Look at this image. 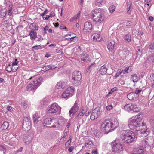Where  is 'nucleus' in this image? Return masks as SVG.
<instances>
[{"mask_svg":"<svg viewBox=\"0 0 154 154\" xmlns=\"http://www.w3.org/2000/svg\"><path fill=\"white\" fill-rule=\"evenodd\" d=\"M124 39L126 42H129L131 40V37L130 34L128 33L125 35L124 37Z\"/></svg>","mask_w":154,"mask_h":154,"instance_id":"obj_34","label":"nucleus"},{"mask_svg":"<svg viewBox=\"0 0 154 154\" xmlns=\"http://www.w3.org/2000/svg\"><path fill=\"white\" fill-rule=\"evenodd\" d=\"M31 137L29 136H25L24 137V141L26 144H29L30 143L32 140Z\"/></svg>","mask_w":154,"mask_h":154,"instance_id":"obj_27","label":"nucleus"},{"mask_svg":"<svg viewBox=\"0 0 154 154\" xmlns=\"http://www.w3.org/2000/svg\"><path fill=\"white\" fill-rule=\"evenodd\" d=\"M0 151H2L3 152L4 154L6 151V149L5 147L2 145H0Z\"/></svg>","mask_w":154,"mask_h":154,"instance_id":"obj_44","label":"nucleus"},{"mask_svg":"<svg viewBox=\"0 0 154 154\" xmlns=\"http://www.w3.org/2000/svg\"><path fill=\"white\" fill-rule=\"evenodd\" d=\"M50 16L48 15H46L45 17H43V19L45 20H48V18H49Z\"/></svg>","mask_w":154,"mask_h":154,"instance_id":"obj_63","label":"nucleus"},{"mask_svg":"<svg viewBox=\"0 0 154 154\" xmlns=\"http://www.w3.org/2000/svg\"><path fill=\"white\" fill-rule=\"evenodd\" d=\"M131 71V69H129V67H126L124 70V73L125 74L130 72Z\"/></svg>","mask_w":154,"mask_h":154,"instance_id":"obj_42","label":"nucleus"},{"mask_svg":"<svg viewBox=\"0 0 154 154\" xmlns=\"http://www.w3.org/2000/svg\"><path fill=\"white\" fill-rule=\"evenodd\" d=\"M56 67L57 66L55 65L51 64L43 66V68H45V69H42V70L44 71H46L50 69H55Z\"/></svg>","mask_w":154,"mask_h":154,"instance_id":"obj_22","label":"nucleus"},{"mask_svg":"<svg viewBox=\"0 0 154 154\" xmlns=\"http://www.w3.org/2000/svg\"><path fill=\"white\" fill-rule=\"evenodd\" d=\"M72 139V137L71 136L69 137V139L68 141L65 144L66 146H69L70 145L71 143V140Z\"/></svg>","mask_w":154,"mask_h":154,"instance_id":"obj_46","label":"nucleus"},{"mask_svg":"<svg viewBox=\"0 0 154 154\" xmlns=\"http://www.w3.org/2000/svg\"><path fill=\"white\" fill-rule=\"evenodd\" d=\"M140 78L136 74H134L131 75V79L134 82H137L139 79Z\"/></svg>","mask_w":154,"mask_h":154,"instance_id":"obj_26","label":"nucleus"},{"mask_svg":"<svg viewBox=\"0 0 154 154\" xmlns=\"http://www.w3.org/2000/svg\"><path fill=\"white\" fill-rule=\"evenodd\" d=\"M92 36H93V39L95 41H100L102 38L99 34L95 33Z\"/></svg>","mask_w":154,"mask_h":154,"instance_id":"obj_25","label":"nucleus"},{"mask_svg":"<svg viewBox=\"0 0 154 154\" xmlns=\"http://www.w3.org/2000/svg\"><path fill=\"white\" fill-rule=\"evenodd\" d=\"M92 18L93 22L96 26L102 24L104 16L100 9H96L92 11Z\"/></svg>","mask_w":154,"mask_h":154,"instance_id":"obj_4","label":"nucleus"},{"mask_svg":"<svg viewBox=\"0 0 154 154\" xmlns=\"http://www.w3.org/2000/svg\"><path fill=\"white\" fill-rule=\"evenodd\" d=\"M94 131V133L95 135V136L97 138H99L102 137V134L99 131H98L97 130L95 129Z\"/></svg>","mask_w":154,"mask_h":154,"instance_id":"obj_35","label":"nucleus"},{"mask_svg":"<svg viewBox=\"0 0 154 154\" xmlns=\"http://www.w3.org/2000/svg\"><path fill=\"white\" fill-rule=\"evenodd\" d=\"M133 154H144L143 149L139 148L134 149V152Z\"/></svg>","mask_w":154,"mask_h":154,"instance_id":"obj_30","label":"nucleus"},{"mask_svg":"<svg viewBox=\"0 0 154 154\" xmlns=\"http://www.w3.org/2000/svg\"><path fill=\"white\" fill-rule=\"evenodd\" d=\"M30 118H25L23 124V130L25 131H29L31 128V122Z\"/></svg>","mask_w":154,"mask_h":154,"instance_id":"obj_12","label":"nucleus"},{"mask_svg":"<svg viewBox=\"0 0 154 154\" xmlns=\"http://www.w3.org/2000/svg\"><path fill=\"white\" fill-rule=\"evenodd\" d=\"M79 107L77 103L75 102L74 106L71 108L69 111V115L72 116L73 115L79 110Z\"/></svg>","mask_w":154,"mask_h":154,"instance_id":"obj_17","label":"nucleus"},{"mask_svg":"<svg viewBox=\"0 0 154 154\" xmlns=\"http://www.w3.org/2000/svg\"><path fill=\"white\" fill-rule=\"evenodd\" d=\"M74 149V146H70L68 149V151L70 152H72Z\"/></svg>","mask_w":154,"mask_h":154,"instance_id":"obj_54","label":"nucleus"},{"mask_svg":"<svg viewBox=\"0 0 154 154\" xmlns=\"http://www.w3.org/2000/svg\"><path fill=\"white\" fill-rule=\"evenodd\" d=\"M124 108L126 111L132 113L138 112L140 110L137 105L131 103L126 104L124 106Z\"/></svg>","mask_w":154,"mask_h":154,"instance_id":"obj_10","label":"nucleus"},{"mask_svg":"<svg viewBox=\"0 0 154 154\" xmlns=\"http://www.w3.org/2000/svg\"><path fill=\"white\" fill-rule=\"evenodd\" d=\"M112 150L113 152L119 153L123 151V148L120 141L116 140L112 142Z\"/></svg>","mask_w":154,"mask_h":154,"instance_id":"obj_8","label":"nucleus"},{"mask_svg":"<svg viewBox=\"0 0 154 154\" xmlns=\"http://www.w3.org/2000/svg\"><path fill=\"white\" fill-rule=\"evenodd\" d=\"M82 52H81V51L80 52L79 57L83 61L86 60L89 57V56L85 54H82Z\"/></svg>","mask_w":154,"mask_h":154,"instance_id":"obj_28","label":"nucleus"},{"mask_svg":"<svg viewBox=\"0 0 154 154\" xmlns=\"http://www.w3.org/2000/svg\"><path fill=\"white\" fill-rule=\"evenodd\" d=\"M115 42L113 40H111L108 42L107 48L111 52H113L114 50V45Z\"/></svg>","mask_w":154,"mask_h":154,"instance_id":"obj_19","label":"nucleus"},{"mask_svg":"<svg viewBox=\"0 0 154 154\" xmlns=\"http://www.w3.org/2000/svg\"><path fill=\"white\" fill-rule=\"evenodd\" d=\"M11 68H12V72H15L17 70L18 66H12Z\"/></svg>","mask_w":154,"mask_h":154,"instance_id":"obj_49","label":"nucleus"},{"mask_svg":"<svg viewBox=\"0 0 154 154\" xmlns=\"http://www.w3.org/2000/svg\"><path fill=\"white\" fill-rule=\"evenodd\" d=\"M41 48L42 47L39 45L34 46L32 47L33 50H38L41 49Z\"/></svg>","mask_w":154,"mask_h":154,"instance_id":"obj_43","label":"nucleus"},{"mask_svg":"<svg viewBox=\"0 0 154 154\" xmlns=\"http://www.w3.org/2000/svg\"><path fill=\"white\" fill-rule=\"evenodd\" d=\"M96 2L97 3H96V4L97 5H100V4H102V3L103 0H96Z\"/></svg>","mask_w":154,"mask_h":154,"instance_id":"obj_51","label":"nucleus"},{"mask_svg":"<svg viewBox=\"0 0 154 154\" xmlns=\"http://www.w3.org/2000/svg\"><path fill=\"white\" fill-rule=\"evenodd\" d=\"M55 15V14L54 12H51L50 14V17H54Z\"/></svg>","mask_w":154,"mask_h":154,"instance_id":"obj_62","label":"nucleus"},{"mask_svg":"<svg viewBox=\"0 0 154 154\" xmlns=\"http://www.w3.org/2000/svg\"><path fill=\"white\" fill-rule=\"evenodd\" d=\"M113 106L112 105H109L106 107V109L107 110H110L113 108Z\"/></svg>","mask_w":154,"mask_h":154,"instance_id":"obj_48","label":"nucleus"},{"mask_svg":"<svg viewBox=\"0 0 154 154\" xmlns=\"http://www.w3.org/2000/svg\"><path fill=\"white\" fill-rule=\"evenodd\" d=\"M80 15V13H78L75 16L72 18H71L70 21V22H72L74 20H76L77 19H78Z\"/></svg>","mask_w":154,"mask_h":154,"instance_id":"obj_40","label":"nucleus"},{"mask_svg":"<svg viewBox=\"0 0 154 154\" xmlns=\"http://www.w3.org/2000/svg\"><path fill=\"white\" fill-rule=\"evenodd\" d=\"M122 73V71H119L117 72L116 74V77H117L119 76Z\"/></svg>","mask_w":154,"mask_h":154,"instance_id":"obj_56","label":"nucleus"},{"mask_svg":"<svg viewBox=\"0 0 154 154\" xmlns=\"http://www.w3.org/2000/svg\"><path fill=\"white\" fill-rule=\"evenodd\" d=\"M9 124L7 122H4L1 127L0 128L2 130L6 129L8 127Z\"/></svg>","mask_w":154,"mask_h":154,"instance_id":"obj_33","label":"nucleus"},{"mask_svg":"<svg viewBox=\"0 0 154 154\" xmlns=\"http://www.w3.org/2000/svg\"><path fill=\"white\" fill-rule=\"evenodd\" d=\"M56 119L53 118H47L44 120L43 124L44 126L47 127V125L52 124L53 125L50 127L55 128L56 126L54 125V124L56 122Z\"/></svg>","mask_w":154,"mask_h":154,"instance_id":"obj_13","label":"nucleus"},{"mask_svg":"<svg viewBox=\"0 0 154 154\" xmlns=\"http://www.w3.org/2000/svg\"><path fill=\"white\" fill-rule=\"evenodd\" d=\"M116 9V7L114 5H112L109 8V10L110 13H112L115 11Z\"/></svg>","mask_w":154,"mask_h":154,"instance_id":"obj_37","label":"nucleus"},{"mask_svg":"<svg viewBox=\"0 0 154 154\" xmlns=\"http://www.w3.org/2000/svg\"><path fill=\"white\" fill-rule=\"evenodd\" d=\"M14 7H13L12 4L10 3L8 7V15L11 16L12 14L13 11L14 10Z\"/></svg>","mask_w":154,"mask_h":154,"instance_id":"obj_29","label":"nucleus"},{"mask_svg":"<svg viewBox=\"0 0 154 154\" xmlns=\"http://www.w3.org/2000/svg\"><path fill=\"white\" fill-rule=\"evenodd\" d=\"M152 140L150 138H145L143 139L140 143L141 146L143 148H145L149 149L150 148V145L152 144Z\"/></svg>","mask_w":154,"mask_h":154,"instance_id":"obj_11","label":"nucleus"},{"mask_svg":"<svg viewBox=\"0 0 154 154\" xmlns=\"http://www.w3.org/2000/svg\"><path fill=\"white\" fill-rule=\"evenodd\" d=\"M68 81L64 80L63 81H60L57 83L56 85V88L58 89H63L64 88L67 84Z\"/></svg>","mask_w":154,"mask_h":154,"instance_id":"obj_18","label":"nucleus"},{"mask_svg":"<svg viewBox=\"0 0 154 154\" xmlns=\"http://www.w3.org/2000/svg\"><path fill=\"white\" fill-rule=\"evenodd\" d=\"M119 125L117 119H109L103 121L100 126V128L105 133H108L117 127Z\"/></svg>","mask_w":154,"mask_h":154,"instance_id":"obj_2","label":"nucleus"},{"mask_svg":"<svg viewBox=\"0 0 154 154\" xmlns=\"http://www.w3.org/2000/svg\"><path fill=\"white\" fill-rule=\"evenodd\" d=\"M68 134V133L66 131L65 132H64L63 134V137L61 138L60 139V140H63V141L64 140V139H63V138H65L66 136H67Z\"/></svg>","mask_w":154,"mask_h":154,"instance_id":"obj_50","label":"nucleus"},{"mask_svg":"<svg viewBox=\"0 0 154 154\" xmlns=\"http://www.w3.org/2000/svg\"><path fill=\"white\" fill-rule=\"evenodd\" d=\"M75 91V89L73 87H69L62 93L61 97L67 99L73 95Z\"/></svg>","mask_w":154,"mask_h":154,"instance_id":"obj_9","label":"nucleus"},{"mask_svg":"<svg viewBox=\"0 0 154 154\" xmlns=\"http://www.w3.org/2000/svg\"><path fill=\"white\" fill-rule=\"evenodd\" d=\"M120 136L122 140L127 143L133 142L135 138L134 132L130 130L122 131L120 133Z\"/></svg>","mask_w":154,"mask_h":154,"instance_id":"obj_3","label":"nucleus"},{"mask_svg":"<svg viewBox=\"0 0 154 154\" xmlns=\"http://www.w3.org/2000/svg\"><path fill=\"white\" fill-rule=\"evenodd\" d=\"M149 48L151 50H154V42L150 45Z\"/></svg>","mask_w":154,"mask_h":154,"instance_id":"obj_61","label":"nucleus"},{"mask_svg":"<svg viewBox=\"0 0 154 154\" xmlns=\"http://www.w3.org/2000/svg\"><path fill=\"white\" fill-rule=\"evenodd\" d=\"M88 111V108L86 107H82L81 109V112L84 114H85Z\"/></svg>","mask_w":154,"mask_h":154,"instance_id":"obj_39","label":"nucleus"},{"mask_svg":"<svg viewBox=\"0 0 154 154\" xmlns=\"http://www.w3.org/2000/svg\"><path fill=\"white\" fill-rule=\"evenodd\" d=\"M150 124L154 126V119H152L151 120Z\"/></svg>","mask_w":154,"mask_h":154,"instance_id":"obj_64","label":"nucleus"},{"mask_svg":"<svg viewBox=\"0 0 154 154\" xmlns=\"http://www.w3.org/2000/svg\"><path fill=\"white\" fill-rule=\"evenodd\" d=\"M100 111L99 109H95L92 111L90 116V119L91 120H94L97 118L100 115Z\"/></svg>","mask_w":154,"mask_h":154,"instance_id":"obj_16","label":"nucleus"},{"mask_svg":"<svg viewBox=\"0 0 154 154\" xmlns=\"http://www.w3.org/2000/svg\"><path fill=\"white\" fill-rule=\"evenodd\" d=\"M29 28L31 30L34 31L35 30L37 31L38 30L39 27L35 23H32L29 25Z\"/></svg>","mask_w":154,"mask_h":154,"instance_id":"obj_24","label":"nucleus"},{"mask_svg":"<svg viewBox=\"0 0 154 154\" xmlns=\"http://www.w3.org/2000/svg\"><path fill=\"white\" fill-rule=\"evenodd\" d=\"M142 55V51L140 49H138L137 53V57H140Z\"/></svg>","mask_w":154,"mask_h":154,"instance_id":"obj_45","label":"nucleus"},{"mask_svg":"<svg viewBox=\"0 0 154 154\" xmlns=\"http://www.w3.org/2000/svg\"><path fill=\"white\" fill-rule=\"evenodd\" d=\"M108 69L106 66L103 65L99 69V72L100 74L102 75H106L107 73Z\"/></svg>","mask_w":154,"mask_h":154,"instance_id":"obj_20","label":"nucleus"},{"mask_svg":"<svg viewBox=\"0 0 154 154\" xmlns=\"http://www.w3.org/2000/svg\"><path fill=\"white\" fill-rule=\"evenodd\" d=\"M143 114L139 113L129 119L128 126L131 129L137 131L138 135L140 137H146L149 134V130L146 124L142 122Z\"/></svg>","mask_w":154,"mask_h":154,"instance_id":"obj_1","label":"nucleus"},{"mask_svg":"<svg viewBox=\"0 0 154 154\" xmlns=\"http://www.w3.org/2000/svg\"><path fill=\"white\" fill-rule=\"evenodd\" d=\"M37 38L38 39L37 40V41H41L43 39L41 35H38Z\"/></svg>","mask_w":154,"mask_h":154,"instance_id":"obj_58","label":"nucleus"},{"mask_svg":"<svg viewBox=\"0 0 154 154\" xmlns=\"http://www.w3.org/2000/svg\"><path fill=\"white\" fill-rule=\"evenodd\" d=\"M15 61H14L12 63V66H17V64L18 63V61H17V60L15 59Z\"/></svg>","mask_w":154,"mask_h":154,"instance_id":"obj_52","label":"nucleus"},{"mask_svg":"<svg viewBox=\"0 0 154 154\" xmlns=\"http://www.w3.org/2000/svg\"><path fill=\"white\" fill-rule=\"evenodd\" d=\"M61 107L56 103L49 105L47 108L46 111L48 113L54 114L57 112L60 113Z\"/></svg>","mask_w":154,"mask_h":154,"instance_id":"obj_6","label":"nucleus"},{"mask_svg":"<svg viewBox=\"0 0 154 154\" xmlns=\"http://www.w3.org/2000/svg\"><path fill=\"white\" fill-rule=\"evenodd\" d=\"M71 34H70L67 35H66L65 36V38L66 39H70V38H71Z\"/></svg>","mask_w":154,"mask_h":154,"instance_id":"obj_55","label":"nucleus"},{"mask_svg":"<svg viewBox=\"0 0 154 154\" xmlns=\"http://www.w3.org/2000/svg\"><path fill=\"white\" fill-rule=\"evenodd\" d=\"M132 6H131V5H130L129 7H128V8L127 9V12L129 14H130V11H131V8H132Z\"/></svg>","mask_w":154,"mask_h":154,"instance_id":"obj_53","label":"nucleus"},{"mask_svg":"<svg viewBox=\"0 0 154 154\" xmlns=\"http://www.w3.org/2000/svg\"><path fill=\"white\" fill-rule=\"evenodd\" d=\"M92 29V25L91 23L88 21L86 22L84 24V28L83 32L87 33L88 32H91Z\"/></svg>","mask_w":154,"mask_h":154,"instance_id":"obj_15","label":"nucleus"},{"mask_svg":"<svg viewBox=\"0 0 154 154\" xmlns=\"http://www.w3.org/2000/svg\"><path fill=\"white\" fill-rule=\"evenodd\" d=\"M82 76L81 72L78 71H75L72 75V82L75 85H79L81 82Z\"/></svg>","mask_w":154,"mask_h":154,"instance_id":"obj_7","label":"nucleus"},{"mask_svg":"<svg viewBox=\"0 0 154 154\" xmlns=\"http://www.w3.org/2000/svg\"><path fill=\"white\" fill-rule=\"evenodd\" d=\"M70 38V42H74L77 41L78 39V38L75 36L71 37V38Z\"/></svg>","mask_w":154,"mask_h":154,"instance_id":"obj_41","label":"nucleus"},{"mask_svg":"<svg viewBox=\"0 0 154 154\" xmlns=\"http://www.w3.org/2000/svg\"><path fill=\"white\" fill-rule=\"evenodd\" d=\"M142 91V90L140 89L139 90H136L135 91V94H140Z\"/></svg>","mask_w":154,"mask_h":154,"instance_id":"obj_59","label":"nucleus"},{"mask_svg":"<svg viewBox=\"0 0 154 154\" xmlns=\"http://www.w3.org/2000/svg\"><path fill=\"white\" fill-rule=\"evenodd\" d=\"M8 72L12 71V68L11 66L10 65H9L5 69Z\"/></svg>","mask_w":154,"mask_h":154,"instance_id":"obj_47","label":"nucleus"},{"mask_svg":"<svg viewBox=\"0 0 154 154\" xmlns=\"http://www.w3.org/2000/svg\"><path fill=\"white\" fill-rule=\"evenodd\" d=\"M1 6L0 5V17L2 18L6 15L7 11L5 8H1Z\"/></svg>","mask_w":154,"mask_h":154,"instance_id":"obj_23","label":"nucleus"},{"mask_svg":"<svg viewBox=\"0 0 154 154\" xmlns=\"http://www.w3.org/2000/svg\"><path fill=\"white\" fill-rule=\"evenodd\" d=\"M47 11H48V10L47 9H46L44 11V12L40 14V15L42 17L44 16L45 15V14H46V12H47Z\"/></svg>","mask_w":154,"mask_h":154,"instance_id":"obj_60","label":"nucleus"},{"mask_svg":"<svg viewBox=\"0 0 154 154\" xmlns=\"http://www.w3.org/2000/svg\"><path fill=\"white\" fill-rule=\"evenodd\" d=\"M29 33L31 39L34 40L37 38V32L36 31L30 30L29 31Z\"/></svg>","mask_w":154,"mask_h":154,"instance_id":"obj_21","label":"nucleus"},{"mask_svg":"<svg viewBox=\"0 0 154 154\" xmlns=\"http://www.w3.org/2000/svg\"><path fill=\"white\" fill-rule=\"evenodd\" d=\"M33 120L34 124V126L36 128H38L39 126L41 124V120L39 115L37 113H35L33 115Z\"/></svg>","mask_w":154,"mask_h":154,"instance_id":"obj_14","label":"nucleus"},{"mask_svg":"<svg viewBox=\"0 0 154 154\" xmlns=\"http://www.w3.org/2000/svg\"><path fill=\"white\" fill-rule=\"evenodd\" d=\"M23 107L24 109H26L28 107V104H27L25 102H23Z\"/></svg>","mask_w":154,"mask_h":154,"instance_id":"obj_57","label":"nucleus"},{"mask_svg":"<svg viewBox=\"0 0 154 154\" xmlns=\"http://www.w3.org/2000/svg\"><path fill=\"white\" fill-rule=\"evenodd\" d=\"M127 97L129 100H133L135 98V93L133 92L129 93L127 95Z\"/></svg>","mask_w":154,"mask_h":154,"instance_id":"obj_32","label":"nucleus"},{"mask_svg":"<svg viewBox=\"0 0 154 154\" xmlns=\"http://www.w3.org/2000/svg\"><path fill=\"white\" fill-rule=\"evenodd\" d=\"M42 79V77L36 78L27 85L26 89L28 91L35 90L38 87L41 83V80Z\"/></svg>","mask_w":154,"mask_h":154,"instance_id":"obj_5","label":"nucleus"},{"mask_svg":"<svg viewBox=\"0 0 154 154\" xmlns=\"http://www.w3.org/2000/svg\"><path fill=\"white\" fill-rule=\"evenodd\" d=\"M85 114L81 112H79L76 117L77 120H79L82 118Z\"/></svg>","mask_w":154,"mask_h":154,"instance_id":"obj_36","label":"nucleus"},{"mask_svg":"<svg viewBox=\"0 0 154 154\" xmlns=\"http://www.w3.org/2000/svg\"><path fill=\"white\" fill-rule=\"evenodd\" d=\"M150 80L151 81V85L152 86L154 85V74L152 73L150 75Z\"/></svg>","mask_w":154,"mask_h":154,"instance_id":"obj_38","label":"nucleus"},{"mask_svg":"<svg viewBox=\"0 0 154 154\" xmlns=\"http://www.w3.org/2000/svg\"><path fill=\"white\" fill-rule=\"evenodd\" d=\"M85 146L88 149H90L94 146V145L93 144V142L92 141H90L86 143Z\"/></svg>","mask_w":154,"mask_h":154,"instance_id":"obj_31","label":"nucleus"}]
</instances>
